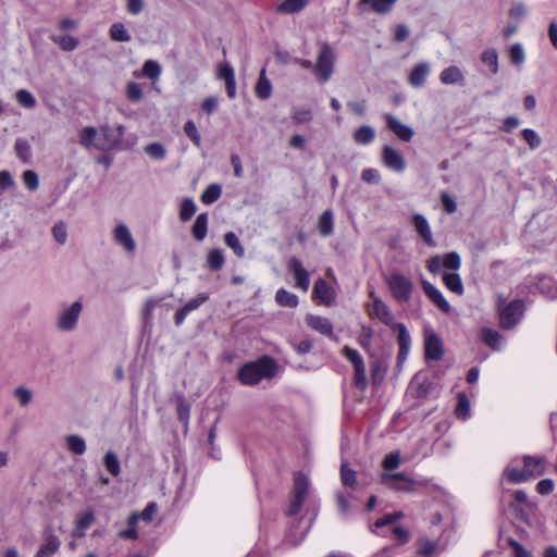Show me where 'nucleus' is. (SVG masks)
I'll return each mask as SVG.
<instances>
[{
	"instance_id": "09e8293b",
	"label": "nucleus",
	"mask_w": 557,
	"mask_h": 557,
	"mask_svg": "<svg viewBox=\"0 0 557 557\" xmlns=\"http://www.w3.org/2000/svg\"><path fill=\"white\" fill-rule=\"evenodd\" d=\"M292 119L295 124H305L312 120V112L309 108L295 107L292 111Z\"/></svg>"
},
{
	"instance_id": "cd10ccee",
	"label": "nucleus",
	"mask_w": 557,
	"mask_h": 557,
	"mask_svg": "<svg viewBox=\"0 0 557 557\" xmlns=\"http://www.w3.org/2000/svg\"><path fill=\"white\" fill-rule=\"evenodd\" d=\"M193 236L196 240L201 242L206 238L208 233V214L201 213L196 218L193 225Z\"/></svg>"
},
{
	"instance_id": "a878e982",
	"label": "nucleus",
	"mask_w": 557,
	"mask_h": 557,
	"mask_svg": "<svg viewBox=\"0 0 557 557\" xmlns=\"http://www.w3.org/2000/svg\"><path fill=\"white\" fill-rule=\"evenodd\" d=\"M457 419L466 421L471 417V405L468 396L465 393L458 394V403L455 409Z\"/></svg>"
},
{
	"instance_id": "f3484780",
	"label": "nucleus",
	"mask_w": 557,
	"mask_h": 557,
	"mask_svg": "<svg viewBox=\"0 0 557 557\" xmlns=\"http://www.w3.org/2000/svg\"><path fill=\"white\" fill-rule=\"evenodd\" d=\"M306 323L309 327L317 331L318 333L335 341L337 339L333 332V324L327 318L315 314H308L306 317Z\"/></svg>"
},
{
	"instance_id": "a18cd8bd",
	"label": "nucleus",
	"mask_w": 557,
	"mask_h": 557,
	"mask_svg": "<svg viewBox=\"0 0 557 557\" xmlns=\"http://www.w3.org/2000/svg\"><path fill=\"white\" fill-rule=\"evenodd\" d=\"M15 98H16V101L18 102L20 106H22L23 108H26V109H33L36 107V98L34 97V95L26 90V89H20L16 91L15 94Z\"/></svg>"
},
{
	"instance_id": "052dcab7",
	"label": "nucleus",
	"mask_w": 557,
	"mask_h": 557,
	"mask_svg": "<svg viewBox=\"0 0 557 557\" xmlns=\"http://www.w3.org/2000/svg\"><path fill=\"white\" fill-rule=\"evenodd\" d=\"M208 299L209 295L207 293H200L198 296L189 299L183 307L190 313L191 311L198 309Z\"/></svg>"
},
{
	"instance_id": "4468645a",
	"label": "nucleus",
	"mask_w": 557,
	"mask_h": 557,
	"mask_svg": "<svg viewBox=\"0 0 557 557\" xmlns=\"http://www.w3.org/2000/svg\"><path fill=\"white\" fill-rule=\"evenodd\" d=\"M312 297L325 306H332L336 299V292L325 280L318 278L313 285Z\"/></svg>"
},
{
	"instance_id": "338daca9",
	"label": "nucleus",
	"mask_w": 557,
	"mask_h": 557,
	"mask_svg": "<svg viewBox=\"0 0 557 557\" xmlns=\"http://www.w3.org/2000/svg\"><path fill=\"white\" fill-rule=\"evenodd\" d=\"M509 57L512 63L522 64L524 62V51L520 44H513L509 50Z\"/></svg>"
},
{
	"instance_id": "c85d7f7f",
	"label": "nucleus",
	"mask_w": 557,
	"mask_h": 557,
	"mask_svg": "<svg viewBox=\"0 0 557 557\" xmlns=\"http://www.w3.org/2000/svg\"><path fill=\"white\" fill-rule=\"evenodd\" d=\"M318 228L321 236L326 237L333 233L334 228V220L333 213L331 210L324 211L318 222Z\"/></svg>"
},
{
	"instance_id": "5fc2aeb1",
	"label": "nucleus",
	"mask_w": 557,
	"mask_h": 557,
	"mask_svg": "<svg viewBox=\"0 0 557 557\" xmlns=\"http://www.w3.org/2000/svg\"><path fill=\"white\" fill-rule=\"evenodd\" d=\"M184 132L187 135V137L197 146H201V136L197 129L196 124L194 121L188 120L184 125Z\"/></svg>"
},
{
	"instance_id": "680f3d73",
	"label": "nucleus",
	"mask_w": 557,
	"mask_h": 557,
	"mask_svg": "<svg viewBox=\"0 0 557 557\" xmlns=\"http://www.w3.org/2000/svg\"><path fill=\"white\" fill-rule=\"evenodd\" d=\"M342 352L351 362L354 368L361 363H364L361 355L359 354V351L357 349L345 346V347H343Z\"/></svg>"
},
{
	"instance_id": "c03bdc74",
	"label": "nucleus",
	"mask_w": 557,
	"mask_h": 557,
	"mask_svg": "<svg viewBox=\"0 0 557 557\" xmlns=\"http://www.w3.org/2000/svg\"><path fill=\"white\" fill-rule=\"evenodd\" d=\"M222 189L218 184L209 185L201 195V201L205 205H211L215 202L221 196Z\"/></svg>"
},
{
	"instance_id": "4be33fe9",
	"label": "nucleus",
	"mask_w": 557,
	"mask_h": 557,
	"mask_svg": "<svg viewBox=\"0 0 557 557\" xmlns=\"http://www.w3.org/2000/svg\"><path fill=\"white\" fill-rule=\"evenodd\" d=\"M113 236L115 242L121 245L125 251L134 252L136 249L135 240L131 231L125 224H117L114 228Z\"/></svg>"
},
{
	"instance_id": "774afa93",
	"label": "nucleus",
	"mask_w": 557,
	"mask_h": 557,
	"mask_svg": "<svg viewBox=\"0 0 557 557\" xmlns=\"http://www.w3.org/2000/svg\"><path fill=\"white\" fill-rule=\"evenodd\" d=\"M341 479L344 485L352 486L356 483V472L343 463L341 468Z\"/></svg>"
},
{
	"instance_id": "4c0bfd02",
	"label": "nucleus",
	"mask_w": 557,
	"mask_h": 557,
	"mask_svg": "<svg viewBox=\"0 0 557 557\" xmlns=\"http://www.w3.org/2000/svg\"><path fill=\"white\" fill-rule=\"evenodd\" d=\"M103 466L113 476H117L121 472L120 460L116 454L111 450L104 455Z\"/></svg>"
},
{
	"instance_id": "4d7b16f0",
	"label": "nucleus",
	"mask_w": 557,
	"mask_h": 557,
	"mask_svg": "<svg viewBox=\"0 0 557 557\" xmlns=\"http://www.w3.org/2000/svg\"><path fill=\"white\" fill-rule=\"evenodd\" d=\"M373 329L371 326H368V325H362L361 327V333L358 337V343L359 345L369 350L370 347H371V339L373 337Z\"/></svg>"
},
{
	"instance_id": "b1692460",
	"label": "nucleus",
	"mask_w": 557,
	"mask_h": 557,
	"mask_svg": "<svg viewBox=\"0 0 557 557\" xmlns=\"http://www.w3.org/2000/svg\"><path fill=\"white\" fill-rule=\"evenodd\" d=\"M440 79L444 85H453L462 83L465 81V76L458 66L450 65L442 71Z\"/></svg>"
},
{
	"instance_id": "ddd939ff",
	"label": "nucleus",
	"mask_w": 557,
	"mask_h": 557,
	"mask_svg": "<svg viewBox=\"0 0 557 557\" xmlns=\"http://www.w3.org/2000/svg\"><path fill=\"white\" fill-rule=\"evenodd\" d=\"M424 355L425 359L433 361H438L444 356L443 343L433 331H425Z\"/></svg>"
},
{
	"instance_id": "c9c22d12",
	"label": "nucleus",
	"mask_w": 557,
	"mask_h": 557,
	"mask_svg": "<svg viewBox=\"0 0 557 557\" xmlns=\"http://www.w3.org/2000/svg\"><path fill=\"white\" fill-rule=\"evenodd\" d=\"M504 478L509 481L510 483H522L529 480L527 476L524 469H517L511 466H507L504 469L503 473Z\"/></svg>"
},
{
	"instance_id": "0e129e2a",
	"label": "nucleus",
	"mask_w": 557,
	"mask_h": 557,
	"mask_svg": "<svg viewBox=\"0 0 557 557\" xmlns=\"http://www.w3.org/2000/svg\"><path fill=\"white\" fill-rule=\"evenodd\" d=\"M23 181H24L25 186L29 190H36L39 186L38 175L33 170H26L23 173Z\"/></svg>"
},
{
	"instance_id": "5701e85b",
	"label": "nucleus",
	"mask_w": 557,
	"mask_h": 557,
	"mask_svg": "<svg viewBox=\"0 0 557 557\" xmlns=\"http://www.w3.org/2000/svg\"><path fill=\"white\" fill-rule=\"evenodd\" d=\"M430 73L431 66L428 62L418 63L409 73L408 83L414 88H420L424 85Z\"/></svg>"
},
{
	"instance_id": "f257e3e1",
	"label": "nucleus",
	"mask_w": 557,
	"mask_h": 557,
	"mask_svg": "<svg viewBox=\"0 0 557 557\" xmlns=\"http://www.w3.org/2000/svg\"><path fill=\"white\" fill-rule=\"evenodd\" d=\"M461 267V259L460 256L453 251L445 253L443 256L436 255L432 258H430L426 262V269L432 274H437L442 271V269L451 270L453 272H445L443 274V283L445 287L457 294L462 295L465 292L463 284L461 281L460 275L457 273V271Z\"/></svg>"
},
{
	"instance_id": "7c9ffc66",
	"label": "nucleus",
	"mask_w": 557,
	"mask_h": 557,
	"mask_svg": "<svg viewBox=\"0 0 557 557\" xmlns=\"http://www.w3.org/2000/svg\"><path fill=\"white\" fill-rule=\"evenodd\" d=\"M256 96L262 100L268 99L272 92L271 82L265 76V70L260 73L259 79L256 85Z\"/></svg>"
},
{
	"instance_id": "1a4fd4ad",
	"label": "nucleus",
	"mask_w": 557,
	"mask_h": 557,
	"mask_svg": "<svg viewBox=\"0 0 557 557\" xmlns=\"http://www.w3.org/2000/svg\"><path fill=\"white\" fill-rule=\"evenodd\" d=\"M370 297L373 299V302L368 308L369 315L379 319L389 327L394 326L397 322L394 321L389 307L381 298L376 297L374 292L370 293Z\"/></svg>"
},
{
	"instance_id": "9b49d317",
	"label": "nucleus",
	"mask_w": 557,
	"mask_h": 557,
	"mask_svg": "<svg viewBox=\"0 0 557 557\" xmlns=\"http://www.w3.org/2000/svg\"><path fill=\"white\" fill-rule=\"evenodd\" d=\"M382 163L388 169L397 173L406 170V160L400 151L389 145L382 148Z\"/></svg>"
},
{
	"instance_id": "dca6fc26",
	"label": "nucleus",
	"mask_w": 557,
	"mask_h": 557,
	"mask_svg": "<svg viewBox=\"0 0 557 557\" xmlns=\"http://www.w3.org/2000/svg\"><path fill=\"white\" fill-rule=\"evenodd\" d=\"M411 223L414 226L416 232L420 235V237L423 239V242L428 246H430V247L436 246V243L433 238L430 223L424 215H422L420 213L413 214L411 218Z\"/></svg>"
},
{
	"instance_id": "6e6552de",
	"label": "nucleus",
	"mask_w": 557,
	"mask_h": 557,
	"mask_svg": "<svg viewBox=\"0 0 557 557\" xmlns=\"http://www.w3.org/2000/svg\"><path fill=\"white\" fill-rule=\"evenodd\" d=\"M82 310L83 304L81 301H75L71 306L64 308L57 319L58 329L64 332L74 330Z\"/></svg>"
},
{
	"instance_id": "0eeeda50",
	"label": "nucleus",
	"mask_w": 557,
	"mask_h": 557,
	"mask_svg": "<svg viewBox=\"0 0 557 557\" xmlns=\"http://www.w3.org/2000/svg\"><path fill=\"white\" fill-rule=\"evenodd\" d=\"M100 133L101 137L98 138L96 148L99 150L109 151L117 147L122 141L124 136V127L123 125H117L116 127L103 125L100 127Z\"/></svg>"
},
{
	"instance_id": "ea45409f",
	"label": "nucleus",
	"mask_w": 557,
	"mask_h": 557,
	"mask_svg": "<svg viewBox=\"0 0 557 557\" xmlns=\"http://www.w3.org/2000/svg\"><path fill=\"white\" fill-rule=\"evenodd\" d=\"M224 255L221 249H212L207 257V265L212 271L220 270L224 264Z\"/></svg>"
},
{
	"instance_id": "de8ad7c7",
	"label": "nucleus",
	"mask_w": 557,
	"mask_h": 557,
	"mask_svg": "<svg viewBox=\"0 0 557 557\" xmlns=\"http://www.w3.org/2000/svg\"><path fill=\"white\" fill-rule=\"evenodd\" d=\"M521 136L531 150H535L542 145L540 135L533 128H523Z\"/></svg>"
},
{
	"instance_id": "e433bc0d",
	"label": "nucleus",
	"mask_w": 557,
	"mask_h": 557,
	"mask_svg": "<svg viewBox=\"0 0 557 557\" xmlns=\"http://www.w3.org/2000/svg\"><path fill=\"white\" fill-rule=\"evenodd\" d=\"M61 542L54 534H49L44 544L39 547L38 552H44L48 556H53L60 548Z\"/></svg>"
},
{
	"instance_id": "c756f323",
	"label": "nucleus",
	"mask_w": 557,
	"mask_h": 557,
	"mask_svg": "<svg viewBox=\"0 0 557 557\" xmlns=\"http://www.w3.org/2000/svg\"><path fill=\"white\" fill-rule=\"evenodd\" d=\"M275 300L282 307L296 308L298 306L297 295L285 288H280L276 292Z\"/></svg>"
},
{
	"instance_id": "603ef678",
	"label": "nucleus",
	"mask_w": 557,
	"mask_h": 557,
	"mask_svg": "<svg viewBox=\"0 0 557 557\" xmlns=\"http://www.w3.org/2000/svg\"><path fill=\"white\" fill-rule=\"evenodd\" d=\"M401 457L399 451H393L385 456L382 467L388 473V471L395 470L400 466Z\"/></svg>"
},
{
	"instance_id": "473e14b6",
	"label": "nucleus",
	"mask_w": 557,
	"mask_h": 557,
	"mask_svg": "<svg viewBox=\"0 0 557 557\" xmlns=\"http://www.w3.org/2000/svg\"><path fill=\"white\" fill-rule=\"evenodd\" d=\"M110 37L114 41L127 42L132 39L127 28L123 23H113L110 27Z\"/></svg>"
},
{
	"instance_id": "864d4df0",
	"label": "nucleus",
	"mask_w": 557,
	"mask_h": 557,
	"mask_svg": "<svg viewBox=\"0 0 557 557\" xmlns=\"http://www.w3.org/2000/svg\"><path fill=\"white\" fill-rule=\"evenodd\" d=\"M143 74L152 81L158 79L161 74V67L158 62L148 60L144 63Z\"/></svg>"
},
{
	"instance_id": "f704fd0d",
	"label": "nucleus",
	"mask_w": 557,
	"mask_h": 557,
	"mask_svg": "<svg viewBox=\"0 0 557 557\" xmlns=\"http://www.w3.org/2000/svg\"><path fill=\"white\" fill-rule=\"evenodd\" d=\"M97 129L92 126L84 127L79 132V143L85 148L89 149L91 147H96V137H97Z\"/></svg>"
},
{
	"instance_id": "7ed1b4c3",
	"label": "nucleus",
	"mask_w": 557,
	"mask_h": 557,
	"mask_svg": "<svg viewBox=\"0 0 557 557\" xmlns=\"http://www.w3.org/2000/svg\"><path fill=\"white\" fill-rule=\"evenodd\" d=\"M392 297L401 304L410 301L413 293L412 281L400 272H392L385 277Z\"/></svg>"
},
{
	"instance_id": "393cba45",
	"label": "nucleus",
	"mask_w": 557,
	"mask_h": 557,
	"mask_svg": "<svg viewBox=\"0 0 557 557\" xmlns=\"http://www.w3.org/2000/svg\"><path fill=\"white\" fill-rule=\"evenodd\" d=\"M481 339L492 349L497 350L502 347L503 336L498 331L491 327H483L480 332Z\"/></svg>"
},
{
	"instance_id": "79ce46f5",
	"label": "nucleus",
	"mask_w": 557,
	"mask_h": 557,
	"mask_svg": "<svg viewBox=\"0 0 557 557\" xmlns=\"http://www.w3.org/2000/svg\"><path fill=\"white\" fill-rule=\"evenodd\" d=\"M398 0H363L375 13L385 14L389 12Z\"/></svg>"
},
{
	"instance_id": "bb28decb",
	"label": "nucleus",
	"mask_w": 557,
	"mask_h": 557,
	"mask_svg": "<svg viewBox=\"0 0 557 557\" xmlns=\"http://www.w3.org/2000/svg\"><path fill=\"white\" fill-rule=\"evenodd\" d=\"M352 138L358 145H369L374 140L375 132L371 126L363 125L354 132Z\"/></svg>"
},
{
	"instance_id": "2eb2a0df",
	"label": "nucleus",
	"mask_w": 557,
	"mask_h": 557,
	"mask_svg": "<svg viewBox=\"0 0 557 557\" xmlns=\"http://www.w3.org/2000/svg\"><path fill=\"white\" fill-rule=\"evenodd\" d=\"M384 119L388 129L400 140L408 143L412 139L414 132L409 125L404 124L400 120L389 113L384 114Z\"/></svg>"
},
{
	"instance_id": "6e6d98bb",
	"label": "nucleus",
	"mask_w": 557,
	"mask_h": 557,
	"mask_svg": "<svg viewBox=\"0 0 557 557\" xmlns=\"http://www.w3.org/2000/svg\"><path fill=\"white\" fill-rule=\"evenodd\" d=\"M53 41L64 51H73L78 46V40L72 36L53 37Z\"/></svg>"
},
{
	"instance_id": "9d476101",
	"label": "nucleus",
	"mask_w": 557,
	"mask_h": 557,
	"mask_svg": "<svg viewBox=\"0 0 557 557\" xmlns=\"http://www.w3.org/2000/svg\"><path fill=\"white\" fill-rule=\"evenodd\" d=\"M287 269L294 276L295 287L305 293L308 292L310 287V275L302 262L298 258L292 257L287 262Z\"/></svg>"
},
{
	"instance_id": "37998d69",
	"label": "nucleus",
	"mask_w": 557,
	"mask_h": 557,
	"mask_svg": "<svg viewBox=\"0 0 557 557\" xmlns=\"http://www.w3.org/2000/svg\"><path fill=\"white\" fill-rule=\"evenodd\" d=\"M437 549V542L430 539H420L418 542V553L423 557H432Z\"/></svg>"
},
{
	"instance_id": "72a5a7b5",
	"label": "nucleus",
	"mask_w": 557,
	"mask_h": 557,
	"mask_svg": "<svg viewBox=\"0 0 557 557\" xmlns=\"http://www.w3.org/2000/svg\"><path fill=\"white\" fill-rule=\"evenodd\" d=\"M308 4V0H285L278 7L277 11L285 14H292L301 11Z\"/></svg>"
},
{
	"instance_id": "13d9d810",
	"label": "nucleus",
	"mask_w": 557,
	"mask_h": 557,
	"mask_svg": "<svg viewBox=\"0 0 557 557\" xmlns=\"http://www.w3.org/2000/svg\"><path fill=\"white\" fill-rule=\"evenodd\" d=\"M52 235L53 238L60 244L64 245L67 239V228L65 223L58 222L52 227Z\"/></svg>"
},
{
	"instance_id": "f03ea898",
	"label": "nucleus",
	"mask_w": 557,
	"mask_h": 557,
	"mask_svg": "<svg viewBox=\"0 0 557 557\" xmlns=\"http://www.w3.org/2000/svg\"><path fill=\"white\" fill-rule=\"evenodd\" d=\"M277 364L274 359L264 356L256 361L245 363L237 373L243 385L253 386L263 379H271L276 374Z\"/></svg>"
},
{
	"instance_id": "e2e57ef3",
	"label": "nucleus",
	"mask_w": 557,
	"mask_h": 557,
	"mask_svg": "<svg viewBox=\"0 0 557 557\" xmlns=\"http://www.w3.org/2000/svg\"><path fill=\"white\" fill-rule=\"evenodd\" d=\"M355 369V385L361 389H364L367 387V375H366V366L364 363H361Z\"/></svg>"
},
{
	"instance_id": "69168bd1",
	"label": "nucleus",
	"mask_w": 557,
	"mask_h": 557,
	"mask_svg": "<svg viewBox=\"0 0 557 557\" xmlns=\"http://www.w3.org/2000/svg\"><path fill=\"white\" fill-rule=\"evenodd\" d=\"M507 542L512 549L513 557H533L532 553L525 549L518 541L508 539Z\"/></svg>"
},
{
	"instance_id": "aec40b11",
	"label": "nucleus",
	"mask_w": 557,
	"mask_h": 557,
	"mask_svg": "<svg viewBox=\"0 0 557 557\" xmlns=\"http://www.w3.org/2000/svg\"><path fill=\"white\" fill-rule=\"evenodd\" d=\"M96 521V516L92 509H86L79 512L74 520V529L72 535L74 537H83L86 530Z\"/></svg>"
},
{
	"instance_id": "20e7f679",
	"label": "nucleus",
	"mask_w": 557,
	"mask_h": 557,
	"mask_svg": "<svg viewBox=\"0 0 557 557\" xmlns=\"http://www.w3.org/2000/svg\"><path fill=\"white\" fill-rule=\"evenodd\" d=\"M336 54L327 42H321L319 53L314 63V75L321 83L330 81L334 73Z\"/></svg>"
},
{
	"instance_id": "bf43d9fd",
	"label": "nucleus",
	"mask_w": 557,
	"mask_h": 557,
	"mask_svg": "<svg viewBox=\"0 0 557 557\" xmlns=\"http://www.w3.org/2000/svg\"><path fill=\"white\" fill-rule=\"evenodd\" d=\"M528 13L527 5L522 2L515 3L508 12V15L511 20L519 22L523 17H525Z\"/></svg>"
},
{
	"instance_id": "6ab92c4d",
	"label": "nucleus",
	"mask_w": 557,
	"mask_h": 557,
	"mask_svg": "<svg viewBox=\"0 0 557 557\" xmlns=\"http://www.w3.org/2000/svg\"><path fill=\"white\" fill-rule=\"evenodd\" d=\"M547 459L545 457L523 456V469L530 479L540 476L545 472Z\"/></svg>"
},
{
	"instance_id": "8fccbe9b",
	"label": "nucleus",
	"mask_w": 557,
	"mask_h": 557,
	"mask_svg": "<svg viewBox=\"0 0 557 557\" xmlns=\"http://www.w3.org/2000/svg\"><path fill=\"white\" fill-rule=\"evenodd\" d=\"M225 244L234 251V253L242 258L245 255L244 247L240 245V242L235 233L228 232L224 236Z\"/></svg>"
},
{
	"instance_id": "412c9836",
	"label": "nucleus",
	"mask_w": 557,
	"mask_h": 557,
	"mask_svg": "<svg viewBox=\"0 0 557 557\" xmlns=\"http://www.w3.org/2000/svg\"><path fill=\"white\" fill-rule=\"evenodd\" d=\"M216 76L225 82L226 92L230 98L236 96V79L234 69L228 63H219Z\"/></svg>"
},
{
	"instance_id": "f8f14e48",
	"label": "nucleus",
	"mask_w": 557,
	"mask_h": 557,
	"mask_svg": "<svg viewBox=\"0 0 557 557\" xmlns=\"http://www.w3.org/2000/svg\"><path fill=\"white\" fill-rule=\"evenodd\" d=\"M381 482L388 488L411 492L414 487V481L401 472L397 473H383L381 475Z\"/></svg>"
},
{
	"instance_id": "3c124183",
	"label": "nucleus",
	"mask_w": 557,
	"mask_h": 557,
	"mask_svg": "<svg viewBox=\"0 0 557 557\" xmlns=\"http://www.w3.org/2000/svg\"><path fill=\"white\" fill-rule=\"evenodd\" d=\"M197 207L191 198H186L181 203L180 218L182 221H188L196 213Z\"/></svg>"
},
{
	"instance_id": "a19ab883",
	"label": "nucleus",
	"mask_w": 557,
	"mask_h": 557,
	"mask_svg": "<svg viewBox=\"0 0 557 557\" xmlns=\"http://www.w3.org/2000/svg\"><path fill=\"white\" fill-rule=\"evenodd\" d=\"M482 62L487 65L493 74L498 72V53L496 49H486L481 55Z\"/></svg>"
},
{
	"instance_id": "58836bf2",
	"label": "nucleus",
	"mask_w": 557,
	"mask_h": 557,
	"mask_svg": "<svg viewBox=\"0 0 557 557\" xmlns=\"http://www.w3.org/2000/svg\"><path fill=\"white\" fill-rule=\"evenodd\" d=\"M16 156L24 162L27 163L32 158V148L28 141L24 138H17L14 145Z\"/></svg>"
},
{
	"instance_id": "39448f33",
	"label": "nucleus",
	"mask_w": 557,
	"mask_h": 557,
	"mask_svg": "<svg viewBox=\"0 0 557 557\" xmlns=\"http://www.w3.org/2000/svg\"><path fill=\"white\" fill-rule=\"evenodd\" d=\"M310 492L309 478L302 472L294 474L293 499L289 504L287 513L289 516L297 515Z\"/></svg>"
},
{
	"instance_id": "a211bd4d",
	"label": "nucleus",
	"mask_w": 557,
	"mask_h": 557,
	"mask_svg": "<svg viewBox=\"0 0 557 557\" xmlns=\"http://www.w3.org/2000/svg\"><path fill=\"white\" fill-rule=\"evenodd\" d=\"M422 288L429 299L441 309L443 312L448 313L451 310L450 304L446 300L442 292L430 282L423 280Z\"/></svg>"
},
{
	"instance_id": "49530a36",
	"label": "nucleus",
	"mask_w": 557,
	"mask_h": 557,
	"mask_svg": "<svg viewBox=\"0 0 557 557\" xmlns=\"http://www.w3.org/2000/svg\"><path fill=\"white\" fill-rule=\"evenodd\" d=\"M394 331L398 332V345L401 348H410L411 345V336L404 323L397 322L392 326Z\"/></svg>"
},
{
	"instance_id": "423d86ee",
	"label": "nucleus",
	"mask_w": 557,
	"mask_h": 557,
	"mask_svg": "<svg viewBox=\"0 0 557 557\" xmlns=\"http://www.w3.org/2000/svg\"><path fill=\"white\" fill-rule=\"evenodd\" d=\"M503 299L498 298L499 322L503 329H511L515 326L523 315L524 304L522 300L517 299L503 306Z\"/></svg>"
},
{
	"instance_id": "2f4dec72",
	"label": "nucleus",
	"mask_w": 557,
	"mask_h": 557,
	"mask_svg": "<svg viewBox=\"0 0 557 557\" xmlns=\"http://www.w3.org/2000/svg\"><path fill=\"white\" fill-rule=\"evenodd\" d=\"M66 448L76 454L83 455L86 451V442L85 440L76 434H71L65 437Z\"/></svg>"
}]
</instances>
